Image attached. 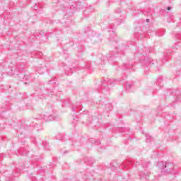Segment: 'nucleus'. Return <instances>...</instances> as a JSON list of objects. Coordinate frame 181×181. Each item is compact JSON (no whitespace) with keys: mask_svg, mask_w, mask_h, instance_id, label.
Returning <instances> with one entry per match:
<instances>
[{"mask_svg":"<svg viewBox=\"0 0 181 181\" xmlns=\"http://www.w3.org/2000/svg\"><path fill=\"white\" fill-rule=\"evenodd\" d=\"M160 169L163 173H172V170H173V163H168V162H162Z\"/></svg>","mask_w":181,"mask_h":181,"instance_id":"nucleus-1","label":"nucleus"},{"mask_svg":"<svg viewBox=\"0 0 181 181\" xmlns=\"http://www.w3.org/2000/svg\"><path fill=\"white\" fill-rule=\"evenodd\" d=\"M140 179L145 180H149V176H151V172H149L148 170L144 169V170H141L139 173Z\"/></svg>","mask_w":181,"mask_h":181,"instance_id":"nucleus-2","label":"nucleus"},{"mask_svg":"<svg viewBox=\"0 0 181 181\" xmlns=\"http://www.w3.org/2000/svg\"><path fill=\"white\" fill-rule=\"evenodd\" d=\"M148 53H151V51L147 47H143L139 49V54H141V56H146Z\"/></svg>","mask_w":181,"mask_h":181,"instance_id":"nucleus-3","label":"nucleus"},{"mask_svg":"<svg viewBox=\"0 0 181 181\" xmlns=\"http://www.w3.org/2000/svg\"><path fill=\"white\" fill-rule=\"evenodd\" d=\"M84 161L86 163H88L89 166H93L95 160H94V158L91 157H85L84 158Z\"/></svg>","mask_w":181,"mask_h":181,"instance_id":"nucleus-4","label":"nucleus"},{"mask_svg":"<svg viewBox=\"0 0 181 181\" xmlns=\"http://www.w3.org/2000/svg\"><path fill=\"white\" fill-rule=\"evenodd\" d=\"M103 81H106L107 84V88H110L112 86H114V84L117 83V80L115 79H107V81L103 80Z\"/></svg>","mask_w":181,"mask_h":181,"instance_id":"nucleus-5","label":"nucleus"},{"mask_svg":"<svg viewBox=\"0 0 181 181\" xmlns=\"http://www.w3.org/2000/svg\"><path fill=\"white\" fill-rule=\"evenodd\" d=\"M107 57H108L109 62H112V60L115 61V58L117 57V56H115V53H114V52H111L108 54Z\"/></svg>","mask_w":181,"mask_h":181,"instance_id":"nucleus-6","label":"nucleus"},{"mask_svg":"<svg viewBox=\"0 0 181 181\" xmlns=\"http://www.w3.org/2000/svg\"><path fill=\"white\" fill-rule=\"evenodd\" d=\"M144 62L146 63V67H151L153 64V59L152 58H149L147 61L144 59Z\"/></svg>","mask_w":181,"mask_h":181,"instance_id":"nucleus-7","label":"nucleus"},{"mask_svg":"<svg viewBox=\"0 0 181 181\" xmlns=\"http://www.w3.org/2000/svg\"><path fill=\"white\" fill-rule=\"evenodd\" d=\"M89 142H90V144H92V145H101V143L100 142V140H98V139L95 140L94 139H90Z\"/></svg>","mask_w":181,"mask_h":181,"instance_id":"nucleus-8","label":"nucleus"},{"mask_svg":"<svg viewBox=\"0 0 181 181\" xmlns=\"http://www.w3.org/2000/svg\"><path fill=\"white\" fill-rule=\"evenodd\" d=\"M134 162H135V161L134 160H133V161L126 160L124 163H122V166H123V168H127V166L133 165Z\"/></svg>","mask_w":181,"mask_h":181,"instance_id":"nucleus-9","label":"nucleus"},{"mask_svg":"<svg viewBox=\"0 0 181 181\" xmlns=\"http://www.w3.org/2000/svg\"><path fill=\"white\" fill-rule=\"evenodd\" d=\"M49 115H50V113L46 112L44 115H40V119H44V121L46 122V119L49 118Z\"/></svg>","mask_w":181,"mask_h":181,"instance_id":"nucleus-10","label":"nucleus"},{"mask_svg":"<svg viewBox=\"0 0 181 181\" xmlns=\"http://www.w3.org/2000/svg\"><path fill=\"white\" fill-rule=\"evenodd\" d=\"M175 94L176 95L177 101H180V100H181V92L180 90H175Z\"/></svg>","mask_w":181,"mask_h":181,"instance_id":"nucleus-11","label":"nucleus"},{"mask_svg":"<svg viewBox=\"0 0 181 181\" xmlns=\"http://www.w3.org/2000/svg\"><path fill=\"white\" fill-rule=\"evenodd\" d=\"M54 119H56V116L49 114V117L46 119V122H49V121H54Z\"/></svg>","mask_w":181,"mask_h":181,"instance_id":"nucleus-12","label":"nucleus"},{"mask_svg":"<svg viewBox=\"0 0 181 181\" xmlns=\"http://www.w3.org/2000/svg\"><path fill=\"white\" fill-rule=\"evenodd\" d=\"M127 47H128V46L127 45H122L119 47H117V50H119V52H124L125 50V49H127Z\"/></svg>","mask_w":181,"mask_h":181,"instance_id":"nucleus-13","label":"nucleus"},{"mask_svg":"<svg viewBox=\"0 0 181 181\" xmlns=\"http://www.w3.org/2000/svg\"><path fill=\"white\" fill-rule=\"evenodd\" d=\"M132 87V84L129 83V82L125 83V90L128 91Z\"/></svg>","mask_w":181,"mask_h":181,"instance_id":"nucleus-14","label":"nucleus"},{"mask_svg":"<svg viewBox=\"0 0 181 181\" xmlns=\"http://www.w3.org/2000/svg\"><path fill=\"white\" fill-rule=\"evenodd\" d=\"M25 80H29L30 81H33V78H32V75H25Z\"/></svg>","mask_w":181,"mask_h":181,"instance_id":"nucleus-15","label":"nucleus"},{"mask_svg":"<svg viewBox=\"0 0 181 181\" xmlns=\"http://www.w3.org/2000/svg\"><path fill=\"white\" fill-rule=\"evenodd\" d=\"M106 107V111H111L112 110V105L111 103H108L105 105Z\"/></svg>","mask_w":181,"mask_h":181,"instance_id":"nucleus-16","label":"nucleus"},{"mask_svg":"<svg viewBox=\"0 0 181 181\" xmlns=\"http://www.w3.org/2000/svg\"><path fill=\"white\" fill-rule=\"evenodd\" d=\"M110 35H112L113 36H116L117 34L115 33V30H109Z\"/></svg>","mask_w":181,"mask_h":181,"instance_id":"nucleus-17","label":"nucleus"},{"mask_svg":"<svg viewBox=\"0 0 181 181\" xmlns=\"http://www.w3.org/2000/svg\"><path fill=\"white\" fill-rule=\"evenodd\" d=\"M115 13H121V9L117 8V9L115 11Z\"/></svg>","mask_w":181,"mask_h":181,"instance_id":"nucleus-18","label":"nucleus"},{"mask_svg":"<svg viewBox=\"0 0 181 181\" xmlns=\"http://www.w3.org/2000/svg\"><path fill=\"white\" fill-rule=\"evenodd\" d=\"M176 38L179 39L180 40H181V33L180 34H177L176 35Z\"/></svg>","mask_w":181,"mask_h":181,"instance_id":"nucleus-19","label":"nucleus"},{"mask_svg":"<svg viewBox=\"0 0 181 181\" xmlns=\"http://www.w3.org/2000/svg\"><path fill=\"white\" fill-rule=\"evenodd\" d=\"M124 66L125 67H127V66H134V63L125 64Z\"/></svg>","mask_w":181,"mask_h":181,"instance_id":"nucleus-20","label":"nucleus"},{"mask_svg":"<svg viewBox=\"0 0 181 181\" xmlns=\"http://www.w3.org/2000/svg\"><path fill=\"white\" fill-rule=\"evenodd\" d=\"M18 71H21V73L23 71V67L21 68V66H18Z\"/></svg>","mask_w":181,"mask_h":181,"instance_id":"nucleus-21","label":"nucleus"},{"mask_svg":"<svg viewBox=\"0 0 181 181\" xmlns=\"http://www.w3.org/2000/svg\"><path fill=\"white\" fill-rule=\"evenodd\" d=\"M105 148H106L105 146H100V147L98 148V150H99V151H101V149H105Z\"/></svg>","mask_w":181,"mask_h":181,"instance_id":"nucleus-22","label":"nucleus"},{"mask_svg":"<svg viewBox=\"0 0 181 181\" xmlns=\"http://www.w3.org/2000/svg\"><path fill=\"white\" fill-rule=\"evenodd\" d=\"M141 165H142L143 168H148V165H144V162H141Z\"/></svg>","mask_w":181,"mask_h":181,"instance_id":"nucleus-23","label":"nucleus"},{"mask_svg":"<svg viewBox=\"0 0 181 181\" xmlns=\"http://www.w3.org/2000/svg\"><path fill=\"white\" fill-rule=\"evenodd\" d=\"M146 138L149 139V138H152V136H149L148 134H146Z\"/></svg>","mask_w":181,"mask_h":181,"instance_id":"nucleus-24","label":"nucleus"},{"mask_svg":"<svg viewBox=\"0 0 181 181\" xmlns=\"http://www.w3.org/2000/svg\"><path fill=\"white\" fill-rule=\"evenodd\" d=\"M49 145V144H47V143H45V149H48V148H47V146Z\"/></svg>","mask_w":181,"mask_h":181,"instance_id":"nucleus-25","label":"nucleus"},{"mask_svg":"<svg viewBox=\"0 0 181 181\" xmlns=\"http://www.w3.org/2000/svg\"><path fill=\"white\" fill-rule=\"evenodd\" d=\"M71 111H72L73 112H76V108L72 107Z\"/></svg>","mask_w":181,"mask_h":181,"instance_id":"nucleus-26","label":"nucleus"},{"mask_svg":"<svg viewBox=\"0 0 181 181\" xmlns=\"http://www.w3.org/2000/svg\"><path fill=\"white\" fill-rule=\"evenodd\" d=\"M167 9H168V11H170V9H172V7L168 6V7L167 8Z\"/></svg>","mask_w":181,"mask_h":181,"instance_id":"nucleus-27","label":"nucleus"},{"mask_svg":"<svg viewBox=\"0 0 181 181\" xmlns=\"http://www.w3.org/2000/svg\"><path fill=\"white\" fill-rule=\"evenodd\" d=\"M144 15H146V16H148V15H151V13L150 12H147V14L145 13Z\"/></svg>","mask_w":181,"mask_h":181,"instance_id":"nucleus-28","label":"nucleus"},{"mask_svg":"<svg viewBox=\"0 0 181 181\" xmlns=\"http://www.w3.org/2000/svg\"><path fill=\"white\" fill-rule=\"evenodd\" d=\"M124 129H124V128L119 129V130L122 131V132H124Z\"/></svg>","mask_w":181,"mask_h":181,"instance_id":"nucleus-29","label":"nucleus"},{"mask_svg":"<svg viewBox=\"0 0 181 181\" xmlns=\"http://www.w3.org/2000/svg\"><path fill=\"white\" fill-rule=\"evenodd\" d=\"M66 153H69V151H64L63 155H66Z\"/></svg>","mask_w":181,"mask_h":181,"instance_id":"nucleus-30","label":"nucleus"},{"mask_svg":"<svg viewBox=\"0 0 181 181\" xmlns=\"http://www.w3.org/2000/svg\"><path fill=\"white\" fill-rule=\"evenodd\" d=\"M38 53V54H39V56H42V52H37Z\"/></svg>","mask_w":181,"mask_h":181,"instance_id":"nucleus-31","label":"nucleus"},{"mask_svg":"<svg viewBox=\"0 0 181 181\" xmlns=\"http://www.w3.org/2000/svg\"><path fill=\"white\" fill-rule=\"evenodd\" d=\"M149 18H147L146 20V22H149Z\"/></svg>","mask_w":181,"mask_h":181,"instance_id":"nucleus-32","label":"nucleus"},{"mask_svg":"<svg viewBox=\"0 0 181 181\" xmlns=\"http://www.w3.org/2000/svg\"><path fill=\"white\" fill-rule=\"evenodd\" d=\"M114 25H119V23H117V22H115Z\"/></svg>","mask_w":181,"mask_h":181,"instance_id":"nucleus-33","label":"nucleus"},{"mask_svg":"<svg viewBox=\"0 0 181 181\" xmlns=\"http://www.w3.org/2000/svg\"><path fill=\"white\" fill-rule=\"evenodd\" d=\"M57 139H59L60 141V140H62V138L58 137V138H57Z\"/></svg>","mask_w":181,"mask_h":181,"instance_id":"nucleus-34","label":"nucleus"},{"mask_svg":"<svg viewBox=\"0 0 181 181\" xmlns=\"http://www.w3.org/2000/svg\"><path fill=\"white\" fill-rule=\"evenodd\" d=\"M136 165H139V163L138 161H136Z\"/></svg>","mask_w":181,"mask_h":181,"instance_id":"nucleus-35","label":"nucleus"},{"mask_svg":"<svg viewBox=\"0 0 181 181\" xmlns=\"http://www.w3.org/2000/svg\"><path fill=\"white\" fill-rule=\"evenodd\" d=\"M159 81H159V79H158V80L157 81V84H159Z\"/></svg>","mask_w":181,"mask_h":181,"instance_id":"nucleus-36","label":"nucleus"},{"mask_svg":"<svg viewBox=\"0 0 181 181\" xmlns=\"http://www.w3.org/2000/svg\"><path fill=\"white\" fill-rule=\"evenodd\" d=\"M34 9H37V8H36V6H34Z\"/></svg>","mask_w":181,"mask_h":181,"instance_id":"nucleus-37","label":"nucleus"},{"mask_svg":"<svg viewBox=\"0 0 181 181\" xmlns=\"http://www.w3.org/2000/svg\"><path fill=\"white\" fill-rule=\"evenodd\" d=\"M40 74H43V72H40Z\"/></svg>","mask_w":181,"mask_h":181,"instance_id":"nucleus-38","label":"nucleus"},{"mask_svg":"<svg viewBox=\"0 0 181 181\" xmlns=\"http://www.w3.org/2000/svg\"><path fill=\"white\" fill-rule=\"evenodd\" d=\"M7 181H12V180H7Z\"/></svg>","mask_w":181,"mask_h":181,"instance_id":"nucleus-39","label":"nucleus"},{"mask_svg":"<svg viewBox=\"0 0 181 181\" xmlns=\"http://www.w3.org/2000/svg\"><path fill=\"white\" fill-rule=\"evenodd\" d=\"M120 81V83H122V81Z\"/></svg>","mask_w":181,"mask_h":181,"instance_id":"nucleus-40","label":"nucleus"},{"mask_svg":"<svg viewBox=\"0 0 181 181\" xmlns=\"http://www.w3.org/2000/svg\"><path fill=\"white\" fill-rule=\"evenodd\" d=\"M25 84H28V83L25 82Z\"/></svg>","mask_w":181,"mask_h":181,"instance_id":"nucleus-41","label":"nucleus"},{"mask_svg":"<svg viewBox=\"0 0 181 181\" xmlns=\"http://www.w3.org/2000/svg\"><path fill=\"white\" fill-rule=\"evenodd\" d=\"M158 36H162V35H159Z\"/></svg>","mask_w":181,"mask_h":181,"instance_id":"nucleus-42","label":"nucleus"}]
</instances>
